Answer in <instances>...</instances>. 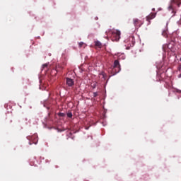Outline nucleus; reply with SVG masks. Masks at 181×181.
<instances>
[{
	"label": "nucleus",
	"mask_w": 181,
	"mask_h": 181,
	"mask_svg": "<svg viewBox=\"0 0 181 181\" xmlns=\"http://www.w3.org/2000/svg\"><path fill=\"white\" fill-rule=\"evenodd\" d=\"M133 25H134V28L136 29H139L143 25H144V21L138 19V18H134L133 19Z\"/></svg>",
	"instance_id": "obj_3"
},
{
	"label": "nucleus",
	"mask_w": 181,
	"mask_h": 181,
	"mask_svg": "<svg viewBox=\"0 0 181 181\" xmlns=\"http://www.w3.org/2000/svg\"><path fill=\"white\" fill-rule=\"evenodd\" d=\"M172 2H173V4H176L177 6H180L181 0H172Z\"/></svg>",
	"instance_id": "obj_8"
},
{
	"label": "nucleus",
	"mask_w": 181,
	"mask_h": 181,
	"mask_svg": "<svg viewBox=\"0 0 181 181\" xmlns=\"http://www.w3.org/2000/svg\"><path fill=\"white\" fill-rule=\"evenodd\" d=\"M169 9H171L172 11L173 10V7L172 6H169Z\"/></svg>",
	"instance_id": "obj_15"
},
{
	"label": "nucleus",
	"mask_w": 181,
	"mask_h": 181,
	"mask_svg": "<svg viewBox=\"0 0 181 181\" xmlns=\"http://www.w3.org/2000/svg\"><path fill=\"white\" fill-rule=\"evenodd\" d=\"M165 33H166V32H163V35H164V36H165Z\"/></svg>",
	"instance_id": "obj_16"
},
{
	"label": "nucleus",
	"mask_w": 181,
	"mask_h": 181,
	"mask_svg": "<svg viewBox=\"0 0 181 181\" xmlns=\"http://www.w3.org/2000/svg\"><path fill=\"white\" fill-rule=\"evenodd\" d=\"M95 46L98 47V49H101L103 47V44L100 41H95Z\"/></svg>",
	"instance_id": "obj_6"
},
{
	"label": "nucleus",
	"mask_w": 181,
	"mask_h": 181,
	"mask_svg": "<svg viewBox=\"0 0 181 181\" xmlns=\"http://www.w3.org/2000/svg\"><path fill=\"white\" fill-rule=\"evenodd\" d=\"M178 71L181 72V64L178 66Z\"/></svg>",
	"instance_id": "obj_14"
},
{
	"label": "nucleus",
	"mask_w": 181,
	"mask_h": 181,
	"mask_svg": "<svg viewBox=\"0 0 181 181\" xmlns=\"http://www.w3.org/2000/svg\"><path fill=\"white\" fill-rule=\"evenodd\" d=\"M67 117L69 118H72L73 117V114L71 112L67 113Z\"/></svg>",
	"instance_id": "obj_10"
},
{
	"label": "nucleus",
	"mask_w": 181,
	"mask_h": 181,
	"mask_svg": "<svg viewBox=\"0 0 181 181\" xmlns=\"http://www.w3.org/2000/svg\"><path fill=\"white\" fill-rule=\"evenodd\" d=\"M98 95V93L97 92L93 93V97H97Z\"/></svg>",
	"instance_id": "obj_12"
},
{
	"label": "nucleus",
	"mask_w": 181,
	"mask_h": 181,
	"mask_svg": "<svg viewBox=\"0 0 181 181\" xmlns=\"http://www.w3.org/2000/svg\"><path fill=\"white\" fill-rule=\"evenodd\" d=\"M86 46H87V45H86V43L81 42L78 43V47L80 49H81V47H83V49L86 47Z\"/></svg>",
	"instance_id": "obj_7"
},
{
	"label": "nucleus",
	"mask_w": 181,
	"mask_h": 181,
	"mask_svg": "<svg viewBox=\"0 0 181 181\" xmlns=\"http://www.w3.org/2000/svg\"><path fill=\"white\" fill-rule=\"evenodd\" d=\"M152 11H155V8H153Z\"/></svg>",
	"instance_id": "obj_18"
},
{
	"label": "nucleus",
	"mask_w": 181,
	"mask_h": 181,
	"mask_svg": "<svg viewBox=\"0 0 181 181\" xmlns=\"http://www.w3.org/2000/svg\"><path fill=\"white\" fill-rule=\"evenodd\" d=\"M119 71H121V65L119 64V61L115 60L114 64L112 66L111 73L112 76H115V74H117Z\"/></svg>",
	"instance_id": "obj_1"
},
{
	"label": "nucleus",
	"mask_w": 181,
	"mask_h": 181,
	"mask_svg": "<svg viewBox=\"0 0 181 181\" xmlns=\"http://www.w3.org/2000/svg\"><path fill=\"white\" fill-rule=\"evenodd\" d=\"M179 77H180V78L181 77V74L179 75Z\"/></svg>",
	"instance_id": "obj_17"
},
{
	"label": "nucleus",
	"mask_w": 181,
	"mask_h": 181,
	"mask_svg": "<svg viewBox=\"0 0 181 181\" xmlns=\"http://www.w3.org/2000/svg\"><path fill=\"white\" fill-rule=\"evenodd\" d=\"M58 115H59V117H64L65 114L64 113H59Z\"/></svg>",
	"instance_id": "obj_11"
},
{
	"label": "nucleus",
	"mask_w": 181,
	"mask_h": 181,
	"mask_svg": "<svg viewBox=\"0 0 181 181\" xmlns=\"http://www.w3.org/2000/svg\"><path fill=\"white\" fill-rule=\"evenodd\" d=\"M156 18V13H151L148 16H146V19L148 22V25H151V21Z\"/></svg>",
	"instance_id": "obj_4"
},
{
	"label": "nucleus",
	"mask_w": 181,
	"mask_h": 181,
	"mask_svg": "<svg viewBox=\"0 0 181 181\" xmlns=\"http://www.w3.org/2000/svg\"><path fill=\"white\" fill-rule=\"evenodd\" d=\"M121 39V31L118 30H112V40L113 42H118Z\"/></svg>",
	"instance_id": "obj_2"
},
{
	"label": "nucleus",
	"mask_w": 181,
	"mask_h": 181,
	"mask_svg": "<svg viewBox=\"0 0 181 181\" xmlns=\"http://www.w3.org/2000/svg\"><path fill=\"white\" fill-rule=\"evenodd\" d=\"M66 86H68V87H73L74 86V81H73V79H71L70 78H66Z\"/></svg>",
	"instance_id": "obj_5"
},
{
	"label": "nucleus",
	"mask_w": 181,
	"mask_h": 181,
	"mask_svg": "<svg viewBox=\"0 0 181 181\" xmlns=\"http://www.w3.org/2000/svg\"><path fill=\"white\" fill-rule=\"evenodd\" d=\"M47 66H48L47 64H44L42 65V67H43V69H45V67H47Z\"/></svg>",
	"instance_id": "obj_13"
},
{
	"label": "nucleus",
	"mask_w": 181,
	"mask_h": 181,
	"mask_svg": "<svg viewBox=\"0 0 181 181\" xmlns=\"http://www.w3.org/2000/svg\"><path fill=\"white\" fill-rule=\"evenodd\" d=\"M100 76H102V78H104V80H105V78H107V74H105V72H101L100 74Z\"/></svg>",
	"instance_id": "obj_9"
}]
</instances>
